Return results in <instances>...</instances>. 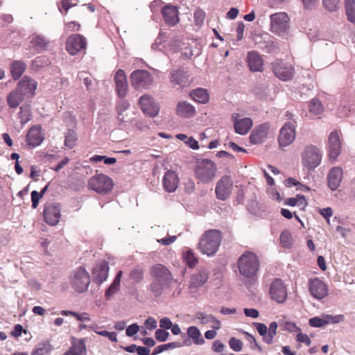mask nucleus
Wrapping results in <instances>:
<instances>
[{
    "mask_svg": "<svg viewBox=\"0 0 355 355\" xmlns=\"http://www.w3.org/2000/svg\"><path fill=\"white\" fill-rule=\"evenodd\" d=\"M164 47L167 48L168 51H171L172 53L175 54L178 49V41L175 38L171 41H167L166 42Z\"/></svg>",
    "mask_w": 355,
    "mask_h": 355,
    "instance_id": "obj_63",
    "label": "nucleus"
},
{
    "mask_svg": "<svg viewBox=\"0 0 355 355\" xmlns=\"http://www.w3.org/2000/svg\"><path fill=\"white\" fill-rule=\"evenodd\" d=\"M165 190L168 192H174L178 188V175L172 171H167L163 178Z\"/></svg>",
    "mask_w": 355,
    "mask_h": 355,
    "instance_id": "obj_29",
    "label": "nucleus"
},
{
    "mask_svg": "<svg viewBox=\"0 0 355 355\" xmlns=\"http://www.w3.org/2000/svg\"><path fill=\"white\" fill-rule=\"evenodd\" d=\"M123 272L119 270L116 274L113 282L109 286V288L105 291V297L107 300H109L112 296L116 294L119 291L121 278L122 277Z\"/></svg>",
    "mask_w": 355,
    "mask_h": 355,
    "instance_id": "obj_35",
    "label": "nucleus"
},
{
    "mask_svg": "<svg viewBox=\"0 0 355 355\" xmlns=\"http://www.w3.org/2000/svg\"><path fill=\"white\" fill-rule=\"evenodd\" d=\"M269 294L272 300L279 304L284 303L287 298V289L284 282L281 279H275L270 285Z\"/></svg>",
    "mask_w": 355,
    "mask_h": 355,
    "instance_id": "obj_11",
    "label": "nucleus"
},
{
    "mask_svg": "<svg viewBox=\"0 0 355 355\" xmlns=\"http://www.w3.org/2000/svg\"><path fill=\"white\" fill-rule=\"evenodd\" d=\"M109 272V266L106 261L99 262L93 269L92 275L94 282L97 284H101L105 282Z\"/></svg>",
    "mask_w": 355,
    "mask_h": 355,
    "instance_id": "obj_21",
    "label": "nucleus"
},
{
    "mask_svg": "<svg viewBox=\"0 0 355 355\" xmlns=\"http://www.w3.org/2000/svg\"><path fill=\"white\" fill-rule=\"evenodd\" d=\"M229 345L234 352H240L242 349L243 343L241 340L232 337L229 340Z\"/></svg>",
    "mask_w": 355,
    "mask_h": 355,
    "instance_id": "obj_56",
    "label": "nucleus"
},
{
    "mask_svg": "<svg viewBox=\"0 0 355 355\" xmlns=\"http://www.w3.org/2000/svg\"><path fill=\"white\" fill-rule=\"evenodd\" d=\"M280 241L284 247H288L291 245V234L288 231H284L280 234Z\"/></svg>",
    "mask_w": 355,
    "mask_h": 355,
    "instance_id": "obj_62",
    "label": "nucleus"
},
{
    "mask_svg": "<svg viewBox=\"0 0 355 355\" xmlns=\"http://www.w3.org/2000/svg\"><path fill=\"white\" fill-rule=\"evenodd\" d=\"M270 31L278 36L288 39L290 29V19L284 12H277L270 16Z\"/></svg>",
    "mask_w": 355,
    "mask_h": 355,
    "instance_id": "obj_4",
    "label": "nucleus"
},
{
    "mask_svg": "<svg viewBox=\"0 0 355 355\" xmlns=\"http://www.w3.org/2000/svg\"><path fill=\"white\" fill-rule=\"evenodd\" d=\"M196 113L195 107L190 103L182 101L179 103V115L184 118H191Z\"/></svg>",
    "mask_w": 355,
    "mask_h": 355,
    "instance_id": "obj_34",
    "label": "nucleus"
},
{
    "mask_svg": "<svg viewBox=\"0 0 355 355\" xmlns=\"http://www.w3.org/2000/svg\"><path fill=\"white\" fill-rule=\"evenodd\" d=\"M309 112L315 116L320 115L324 112V107L318 98H313L309 104Z\"/></svg>",
    "mask_w": 355,
    "mask_h": 355,
    "instance_id": "obj_41",
    "label": "nucleus"
},
{
    "mask_svg": "<svg viewBox=\"0 0 355 355\" xmlns=\"http://www.w3.org/2000/svg\"><path fill=\"white\" fill-rule=\"evenodd\" d=\"M19 119L21 124H25L31 120V109L28 106L20 108Z\"/></svg>",
    "mask_w": 355,
    "mask_h": 355,
    "instance_id": "obj_50",
    "label": "nucleus"
},
{
    "mask_svg": "<svg viewBox=\"0 0 355 355\" xmlns=\"http://www.w3.org/2000/svg\"><path fill=\"white\" fill-rule=\"evenodd\" d=\"M188 336L191 338L196 345H200L205 343V340L201 336L199 329L194 326L190 327L187 329Z\"/></svg>",
    "mask_w": 355,
    "mask_h": 355,
    "instance_id": "obj_42",
    "label": "nucleus"
},
{
    "mask_svg": "<svg viewBox=\"0 0 355 355\" xmlns=\"http://www.w3.org/2000/svg\"><path fill=\"white\" fill-rule=\"evenodd\" d=\"M150 272L153 279L168 285H171L173 281V277L171 271L163 264H155L151 267Z\"/></svg>",
    "mask_w": 355,
    "mask_h": 355,
    "instance_id": "obj_13",
    "label": "nucleus"
},
{
    "mask_svg": "<svg viewBox=\"0 0 355 355\" xmlns=\"http://www.w3.org/2000/svg\"><path fill=\"white\" fill-rule=\"evenodd\" d=\"M144 268L141 266H137L130 270L129 278L134 284H139L144 279Z\"/></svg>",
    "mask_w": 355,
    "mask_h": 355,
    "instance_id": "obj_37",
    "label": "nucleus"
},
{
    "mask_svg": "<svg viewBox=\"0 0 355 355\" xmlns=\"http://www.w3.org/2000/svg\"><path fill=\"white\" fill-rule=\"evenodd\" d=\"M130 103L123 98L116 105L117 123L122 128H128L132 124L134 112L130 110Z\"/></svg>",
    "mask_w": 355,
    "mask_h": 355,
    "instance_id": "obj_7",
    "label": "nucleus"
},
{
    "mask_svg": "<svg viewBox=\"0 0 355 355\" xmlns=\"http://www.w3.org/2000/svg\"><path fill=\"white\" fill-rule=\"evenodd\" d=\"M26 69V64L21 61H13L10 64V70L14 80H17Z\"/></svg>",
    "mask_w": 355,
    "mask_h": 355,
    "instance_id": "obj_39",
    "label": "nucleus"
},
{
    "mask_svg": "<svg viewBox=\"0 0 355 355\" xmlns=\"http://www.w3.org/2000/svg\"><path fill=\"white\" fill-rule=\"evenodd\" d=\"M87 41L85 37L80 34H73L66 41V50L71 55H75L78 53L85 51Z\"/></svg>",
    "mask_w": 355,
    "mask_h": 355,
    "instance_id": "obj_12",
    "label": "nucleus"
},
{
    "mask_svg": "<svg viewBox=\"0 0 355 355\" xmlns=\"http://www.w3.org/2000/svg\"><path fill=\"white\" fill-rule=\"evenodd\" d=\"M302 164L309 171L318 166L322 160V153L315 146H306L301 153Z\"/></svg>",
    "mask_w": 355,
    "mask_h": 355,
    "instance_id": "obj_6",
    "label": "nucleus"
},
{
    "mask_svg": "<svg viewBox=\"0 0 355 355\" xmlns=\"http://www.w3.org/2000/svg\"><path fill=\"white\" fill-rule=\"evenodd\" d=\"M309 324L313 327H323L326 325L323 316L322 318L314 317L309 320Z\"/></svg>",
    "mask_w": 355,
    "mask_h": 355,
    "instance_id": "obj_57",
    "label": "nucleus"
},
{
    "mask_svg": "<svg viewBox=\"0 0 355 355\" xmlns=\"http://www.w3.org/2000/svg\"><path fill=\"white\" fill-rule=\"evenodd\" d=\"M77 139L78 136L76 131L69 129L64 134V146L71 149L76 146Z\"/></svg>",
    "mask_w": 355,
    "mask_h": 355,
    "instance_id": "obj_44",
    "label": "nucleus"
},
{
    "mask_svg": "<svg viewBox=\"0 0 355 355\" xmlns=\"http://www.w3.org/2000/svg\"><path fill=\"white\" fill-rule=\"evenodd\" d=\"M168 332H167L165 329H159L155 331V338L160 342L166 341L168 337Z\"/></svg>",
    "mask_w": 355,
    "mask_h": 355,
    "instance_id": "obj_61",
    "label": "nucleus"
},
{
    "mask_svg": "<svg viewBox=\"0 0 355 355\" xmlns=\"http://www.w3.org/2000/svg\"><path fill=\"white\" fill-rule=\"evenodd\" d=\"M261 49L266 53H274L278 50L277 43L269 39L261 44Z\"/></svg>",
    "mask_w": 355,
    "mask_h": 355,
    "instance_id": "obj_49",
    "label": "nucleus"
},
{
    "mask_svg": "<svg viewBox=\"0 0 355 355\" xmlns=\"http://www.w3.org/2000/svg\"><path fill=\"white\" fill-rule=\"evenodd\" d=\"M132 85L137 89H148L153 82V78L150 72L138 69L130 75Z\"/></svg>",
    "mask_w": 355,
    "mask_h": 355,
    "instance_id": "obj_9",
    "label": "nucleus"
},
{
    "mask_svg": "<svg viewBox=\"0 0 355 355\" xmlns=\"http://www.w3.org/2000/svg\"><path fill=\"white\" fill-rule=\"evenodd\" d=\"M205 14L203 10L198 9L194 12V21L197 26H201L204 23Z\"/></svg>",
    "mask_w": 355,
    "mask_h": 355,
    "instance_id": "obj_59",
    "label": "nucleus"
},
{
    "mask_svg": "<svg viewBox=\"0 0 355 355\" xmlns=\"http://www.w3.org/2000/svg\"><path fill=\"white\" fill-rule=\"evenodd\" d=\"M193 171L198 183L208 184L215 180L217 166L211 159H201L196 161Z\"/></svg>",
    "mask_w": 355,
    "mask_h": 355,
    "instance_id": "obj_3",
    "label": "nucleus"
},
{
    "mask_svg": "<svg viewBox=\"0 0 355 355\" xmlns=\"http://www.w3.org/2000/svg\"><path fill=\"white\" fill-rule=\"evenodd\" d=\"M269 125L267 123L261 124L254 128L250 136V142L253 144L262 143L267 137Z\"/></svg>",
    "mask_w": 355,
    "mask_h": 355,
    "instance_id": "obj_24",
    "label": "nucleus"
},
{
    "mask_svg": "<svg viewBox=\"0 0 355 355\" xmlns=\"http://www.w3.org/2000/svg\"><path fill=\"white\" fill-rule=\"evenodd\" d=\"M189 96L193 101L201 104H205L209 100L208 91L206 89L201 87L193 89L189 93Z\"/></svg>",
    "mask_w": 355,
    "mask_h": 355,
    "instance_id": "obj_32",
    "label": "nucleus"
},
{
    "mask_svg": "<svg viewBox=\"0 0 355 355\" xmlns=\"http://www.w3.org/2000/svg\"><path fill=\"white\" fill-rule=\"evenodd\" d=\"M309 290L311 295L318 300L323 299L328 294L327 286L318 278L310 280Z\"/></svg>",
    "mask_w": 355,
    "mask_h": 355,
    "instance_id": "obj_20",
    "label": "nucleus"
},
{
    "mask_svg": "<svg viewBox=\"0 0 355 355\" xmlns=\"http://www.w3.org/2000/svg\"><path fill=\"white\" fill-rule=\"evenodd\" d=\"M175 347H176L175 343H171L159 345L155 348L152 355L158 354L159 353L163 352L165 350H167L171 348H175Z\"/></svg>",
    "mask_w": 355,
    "mask_h": 355,
    "instance_id": "obj_58",
    "label": "nucleus"
},
{
    "mask_svg": "<svg viewBox=\"0 0 355 355\" xmlns=\"http://www.w3.org/2000/svg\"><path fill=\"white\" fill-rule=\"evenodd\" d=\"M86 346L85 340L80 339L77 342L73 343L70 349L63 355H85Z\"/></svg>",
    "mask_w": 355,
    "mask_h": 355,
    "instance_id": "obj_33",
    "label": "nucleus"
},
{
    "mask_svg": "<svg viewBox=\"0 0 355 355\" xmlns=\"http://www.w3.org/2000/svg\"><path fill=\"white\" fill-rule=\"evenodd\" d=\"M139 331V326L135 323L128 326L126 329L125 334L128 336L131 337L135 335Z\"/></svg>",
    "mask_w": 355,
    "mask_h": 355,
    "instance_id": "obj_64",
    "label": "nucleus"
},
{
    "mask_svg": "<svg viewBox=\"0 0 355 355\" xmlns=\"http://www.w3.org/2000/svg\"><path fill=\"white\" fill-rule=\"evenodd\" d=\"M248 66L252 71H261L263 69V60L255 51H251L248 55Z\"/></svg>",
    "mask_w": 355,
    "mask_h": 355,
    "instance_id": "obj_31",
    "label": "nucleus"
},
{
    "mask_svg": "<svg viewBox=\"0 0 355 355\" xmlns=\"http://www.w3.org/2000/svg\"><path fill=\"white\" fill-rule=\"evenodd\" d=\"M324 320L325 321L326 325L328 324H336L340 323L344 321L345 316L343 315H323Z\"/></svg>",
    "mask_w": 355,
    "mask_h": 355,
    "instance_id": "obj_52",
    "label": "nucleus"
},
{
    "mask_svg": "<svg viewBox=\"0 0 355 355\" xmlns=\"http://www.w3.org/2000/svg\"><path fill=\"white\" fill-rule=\"evenodd\" d=\"M319 213L323 216L328 224H330V218L333 215V210L331 207L319 209Z\"/></svg>",
    "mask_w": 355,
    "mask_h": 355,
    "instance_id": "obj_60",
    "label": "nucleus"
},
{
    "mask_svg": "<svg viewBox=\"0 0 355 355\" xmlns=\"http://www.w3.org/2000/svg\"><path fill=\"white\" fill-rule=\"evenodd\" d=\"M341 142L338 132H331L328 138V150L330 159H336L341 152Z\"/></svg>",
    "mask_w": 355,
    "mask_h": 355,
    "instance_id": "obj_18",
    "label": "nucleus"
},
{
    "mask_svg": "<svg viewBox=\"0 0 355 355\" xmlns=\"http://www.w3.org/2000/svg\"><path fill=\"white\" fill-rule=\"evenodd\" d=\"M164 19L168 26H174L178 23V7L166 5L162 9Z\"/></svg>",
    "mask_w": 355,
    "mask_h": 355,
    "instance_id": "obj_26",
    "label": "nucleus"
},
{
    "mask_svg": "<svg viewBox=\"0 0 355 355\" xmlns=\"http://www.w3.org/2000/svg\"><path fill=\"white\" fill-rule=\"evenodd\" d=\"M114 81L119 96L121 98H124L127 93L128 85L126 75L123 70H117L114 76Z\"/></svg>",
    "mask_w": 355,
    "mask_h": 355,
    "instance_id": "obj_22",
    "label": "nucleus"
},
{
    "mask_svg": "<svg viewBox=\"0 0 355 355\" xmlns=\"http://www.w3.org/2000/svg\"><path fill=\"white\" fill-rule=\"evenodd\" d=\"M92 329L97 334L107 337L112 342H117V335L115 332H109L107 331H98L96 327H92Z\"/></svg>",
    "mask_w": 355,
    "mask_h": 355,
    "instance_id": "obj_54",
    "label": "nucleus"
},
{
    "mask_svg": "<svg viewBox=\"0 0 355 355\" xmlns=\"http://www.w3.org/2000/svg\"><path fill=\"white\" fill-rule=\"evenodd\" d=\"M195 318L202 324L208 323L212 324V328L214 329H219L220 328V322L213 315L207 314L202 311H198L196 313Z\"/></svg>",
    "mask_w": 355,
    "mask_h": 355,
    "instance_id": "obj_30",
    "label": "nucleus"
},
{
    "mask_svg": "<svg viewBox=\"0 0 355 355\" xmlns=\"http://www.w3.org/2000/svg\"><path fill=\"white\" fill-rule=\"evenodd\" d=\"M242 333L245 335L246 340L250 343V347L253 350H257L259 352L262 351L261 347L257 343L255 338L247 331H243Z\"/></svg>",
    "mask_w": 355,
    "mask_h": 355,
    "instance_id": "obj_53",
    "label": "nucleus"
},
{
    "mask_svg": "<svg viewBox=\"0 0 355 355\" xmlns=\"http://www.w3.org/2000/svg\"><path fill=\"white\" fill-rule=\"evenodd\" d=\"M37 88V83L28 76H24L18 83L17 89L24 95L34 94Z\"/></svg>",
    "mask_w": 355,
    "mask_h": 355,
    "instance_id": "obj_28",
    "label": "nucleus"
},
{
    "mask_svg": "<svg viewBox=\"0 0 355 355\" xmlns=\"http://www.w3.org/2000/svg\"><path fill=\"white\" fill-rule=\"evenodd\" d=\"M343 170L340 167L332 168L328 175V186L332 191H336L341 182Z\"/></svg>",
    "mask_w": 355,
    "mask_h": 355,
    "instance_id": "obj_27",
    "label": "nucleus"
},
{
    "mask_svg": "<svg viewBox=\"0 0 355 355\" xmlns=\"http://www.w3.org/2000/svg\"><path fill=\"white\" fill-rule=\"evenodd\" d=\"M345 5L347 19L355 24V0H345Z\"/></svg>",
    "mask_w": 355,
    "mask_h": 355,
    "instance_id": "obj_45",
    "label": "nucleus"
},
{
    "mask_svg": "<svg viewBox=\"0 0 355 355\" xmlns=\"http://www.w3.org/2000/svg\"><path fill=\"white\" fill-rule=\"evenodd\" d=\"M233 189V181L230 175H223L217 182L215 193L220 200H225L230 198Z\"/></svg>",
    "mask_w": 355,
    "mask_h": 355,
    "instance_id": "obj_10",
    "label": "nucleus"
},
{
    "mask_svg": "<svg viewBox=\"0 0 355 355\" xmlns=\"http://www.w3.org/2000/svg\"><path fill=\"white\" fill-rule=\"evenodd\" d=\"M159 327L162 329H171L172 333L174 335H178V324H173L171 321L168 318H163L159 321Z\"/></svg>",
    "mask_w": 355,
    "mask_h": 355,
    "instance_id": "obj_47",
    "label": "nucleus"
},
{
    "mask_svg": "<svg viewBox=\"0 0 355 355\" xmlns=\"http://www.w3.org/2000/svg\"><path fill=\"white\" fill-rule=\"evenodd\" d=\"M277 323L272 322L270 324L268 330V335L263 337V341L268 344H271L273 342V338L277 334Z\"/></svg>",
    "mask_w": 355,
    "mask_h": 355,
    "instance_id": "obj_48",
    "label": "nucleus"
},
{
    "mask_svg": "<svg viewBox=\"0 0 355 355\" xmlns=\"http://www.w3.org/2000/svg\"><path fill=\"white\" fill-rule=\"evenodd\" d=\"M182 259L184 262L190 268H193L198 262V258L191 250H188L183 253Z\"/></svg>",
    "mask_w": 355,
    "mask_h": 355,
    "instance_id": "obj_46",
    "label": "nucleus"
},
{
    "mask_svg": "<svg viewBox=\"0 0 355 355\" xmlns=\"http://www.w3.org/2000/svg\"><path fill=\"white\" fill-rule=\"evenodd\" d=\"M237 266L241 276L245 279H252L259 270L260 261L254 252L245 251L238 259Z\"/></svg>",
    "mask_w": 355,
    "mask_h": 355,
    "instance_id": "obj_1",
    "label": "nucleus"
},
{
    "mask_svg": "<svg viewBox=\"0 0 355 355\" xmlns=\"http://www.w3.org/2000/svg\"><path fill=\"white\" fill-rule=\"evenodd\" d=\"M139 105L142 112L150 117H155L159 113V105L149 94L141 96L139 99Z\"/></svg>",
    "mask_w": 355,
    "mask_h": 355,
    "instance_id": "obj_14",
    "label": "nucleus"
},
{
    "mask_svg": "<svg viewBox=\"0 0 355 355\" xmlns=\"http://www.w3.org/2000/svg\"><path fill=\"white\" fill-rule=\"evenodd\" d=\"M340 0H322L324 8L330 12H335L338 9Z\"/></svg>",
    "mask_w": 355,
    "mask_h": 355,
    "instance_id": "obj_55",
    "label": "nucleus"
},
{
    "mask_svg": "<svg viewBox=\"0 0 355 355\" xmlns=\"http://www.w3.org/2000/svg\"><path fill=\"white\" fill-rule=\"evenodd\" d=\"M112 180L105 174H98L92 177L88 182V187L98 193H107L113 187Z\"/></svg>",
    "mask_w": 355,
    "mask_h": 355,
    "instance_id": "obj_8",
    "label": "nucleus"
},
{
    "mask_svg": "<svg viewBox=\"0 0 355 355\" xmlns=\"http://www.w3.org/2000/svg\"><path fill=\"white\" fill-rule=\"evenodd\" d=\"M170 285L153 279L149 286L150 291L155 296L159 297L162 295L164 288L169 287Z\"/></svg>",
    "mask_w": 355,
    "mask_h": 355,
    "instance_id": "obj_43",
    "label": "nucleus"
},
{
    "mask_svg": "<svg viewBox=\"0 0 355 355\" xmlns=\"http://www.w3.org/2000/svg\"><path fill=\"white\" fill-rule=\"evenodd\" d=\"M24 96L17 89L10 92L7 97L8 105L12 108H16L24 100Z\"/></svg>",
    "mask_w": 355,
    "mask_h": 355,
    "instance_id": "obj_36",
    "label": "nucleus"
},
{
    "mask_svg": "<svg viewBox=\"0 0 355 355\" xmlns=\"http://www.w3.org/2000/svg\"><path fill=\"white\" fill-rule=\"evenodd\" d=\"M43 215L44 220L47 224L51 226L57 225L61 216L60 205L55 202L46 204L43 211Z\"/></svg>",
    "mask_w": 355,
    "mask_h": 355,
    "instance_id": "obj_15",
    "label": "nucleus"
},
{
    "mask_svg": "<svg viewBox=\"0 0 355 355\" xmlns=\"http://www.w3.org/2000/svg\"><path fill=\"white\" fill-rule=\"evenodd\" d=\"M44 139L42 129L39 126L31 127L26 135V142L32 146L36 147L42 144Z\"/></svg>",
    "mask_w": 355,
    "mask_h": 355,
    "instance_id": "obj_23",
    "label": "nucleus"
},
{
    "mask_svg": "<svg viewBox=\"0 0 355 355\" xmlns=\"http://www.w3.org/2000/svg\"><path fill=\"white\" fill-rule=\"evenodd\" d=\"M179 140L184 141L185 144L192 149H198L199 148L198 142L196 139L193 137H188L184 134H179Z\"/></svg>",
    "mask_w": 355,
    "mask_h": 355,
    "instance_id": "obj_51",
    "label": "nucleus"
},
{
    "mask_svg": "<svg viewBox=\"0 0 355 355\" xmlns=\"http://www.w3.org/2000/svg\"><path fill=\"white\" fill-rule=\"evenodd\" d=\"M53 347L49 341L39 343L34 349L32 355H49Z\"/></svg>",
    "mask_w": 355,
    "mask_h": 355,
    "instance_id": "obj_40",
    "label": "nucleus"
},
{
    "mask_svg": "<svg viewBox=\"0 0 355 355\" xmlns=\"http://www.w3.org/2000/svg\"><path fill=\"white\" fill-rule=\"evenodd\" d=\"M209 276V270L204 267H200L197 271L191 276L189 288H198L202 286L207 282Z\"/></svg>",
    "mask_w": 355,
    "mask_h": 355,
    "instance_id": "obj_19",
    "label": "nucleus"
},
{
    "mask_svg": "<svg viewBox=\"0 0 355 355\" xmlns=\"http://www.w3.org/2000/svg\"><path fill=\"white\" fill-rule=\"evenodd\" d=\"M69 282L76 292L81 293L87 290L90 284V276L85 268L79 267L71 272Z\"/></svg>",
    "mask_w": 355,
    "mask_h": 355,
    "instance_id": "obj_5",
    "label": "nucleus"
},
{
    "mask_svg": "<svg viewBox=\"0 0 355 355\" xmlns=\"http://www.w3.org/2000/svg\"><path fill=\"white\" fill-rule=\"evenodd\" d=\"M222 240V235L217 230L206 231L200 237L198 249L203 254L214 256L218 250Z\"/></svg>",
    "mask_w": 355,
    "mask_h": 355,
    "instance_id": "obj_2",
    "label": "nucleus"
},
{
    "mask_svg": "<svg viewBox=\"0 0 355 355\" xmlns=\"http://www.w3.org/2000/svg\"><path fill=\"white\" fill-rule=\"evenodd\" d=\"M237 114L232 115L234 122V130L237 134L241 135H246L252 126V121L250 118H243L238 119L236 118Z\"/></svg>",
    "mask_w": 355,
    "mask_h": 355,
    "instance_id": "obj_25",
    "label": "nucleus"
},
{
    "mask_svg": "<svg viewBox=\"0 0 355 355\" xmlns=\"http://www.w3.org/2000/svg\"><path fill=\"white\" fill-rule=\"evenodd\" d=\"M49 42L41 35H33L31 37V44L37 51L44 50Z\"/></svg>",
    "mask_w": 355,
    "mask_h": 355,
    "instance_id": "obj_38",
    "label": "nucleus"
},
{
    "mask_svg": "<svg viewBox=\"0 0 355 355\" xmlns=\"http://www.w3.org/2000/svg\"><path fill=\"white\" fill-rule=\"evenodd\" d=\"M272 69L276 77L284 81L291 80L294 75V68L282 61L272 63Z\"/></svg>",
    "mask_w": 355,
    "mask_h": 355,
    "instance_id": "obj_16",
    "label": "nucleus"
},
{
    "mask_svg": "<svg viewBox=\"0 0 355 355\" xmlns=\"http://www.w3.org/2000/svg\"><path fill=\"white\" fill-rule=\"evenodd\" d=\"M295 138V128L292 123L286 122L281 128L278 141L281 147H286L293 143Z\"/></svg>",
    "mask_w": 355,
    "mask_h": 355,
    "instance_id": "obj_17",
    "label": "nucleus"
}]
</instances>
